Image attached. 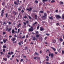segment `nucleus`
<instances>
[{"instance_id":"1","label":"nucleus","mask_w":64,"mask_h":64,"mask_svg":"<svg viewBox=\"0 0 64 64\" xmlns=\"http://www.w3.org/2000/svg\"><path fill=\"white\" fill-rule=\"evenodd\" d=\"M11 30H12V28H7L6 29V31H7V32H10V31H11Z\"/></svg>"},{"instance_id":"2","label":"nucleus","mask_w":64,"mask_h":64,"mask_svg":"<svg viewBox=\"0 0 64 64\" xmlns=\"http://www.w3.org/2000/svg\"><path fill=\"white\" fill-rule=\"evenodd\" d=\"M34 28H33V27L31 26V28L29 29V31H31V32H32V31H33Z\"/></svg>"},{"instance_id":"3","label":"nucleus","mask_w":64,"mask_h":64,"mask_svg":"<svg viewBox=\"0 0 64 64\" xmlns=\"http://www.w3.org/2000/svg\"><path fill=\"white\" fill-rule=\"evenodd\" d=\"M56 17L57 19H58V18H59L60 19V18H61V16L59 15H56Z\"/></svg>"},{"instance_id":"4","label":"nucleus","mask_w":64,"mask_h":64,"mask_svg":"<svg viewBox=\"0 0 64 64\" xmlns=\"http://www.w3.org/2000/svg\"><path fill=\"white\" fill-rule=\"evenodd\" d=\"M21 44H23V41H21L18 43V45L20 46H21Z\"/></svg>"},{"instance_id":"5","label":"nucleus","mask_w":64,"mask_h":64,"mask_svg":"<svg viewBox=\"0 0 64 64\" xmlns=\"http://www.w3.org/2000/svg\"><path fill=\"white\" fill-rule=\"evenodd\" d=\"M48 55L49 56H51L52 58V57H53L54 56L53 54H49Z\"/></svg>"},{"instance_id":"6","label":"nucleus","mask_w":64,"mask_h":64,"mask_svg":"<svg viewBox=\"0 0 64 64\" xmlns=\"http://www.w3.org/2000/svg\"><path fill=\"white\" fill-rule=\"evenodd\" d=\"M2 13L1 14V15L2 16V17H3V14L4 13V10H2Z\"/></svg>"},{"instance_id":"7","label":"nucleus","mask_w":64,"mask_h":64,"mask_svg":"<svg viewBox=\"0 0 64 64\" xmlns=\"http://www.w3.org/2000/svg\"><path fill=\"white\" fill-rule=\"evenodd\" d=\"M40 30L41 31H43V30H44V28L42 27H41L40 28Z\"/></svg>"},{"instance_id":"8","label":"nucleus","mask_w":64,"mask_h":64,"mask_svg":"<svg viewBox=\"0 0 64 64\" xmlns=\"http://www.w3.org/2000/svg\"><path fill=\"white\" fill-rule=\"evenodd\" d=\"M46 16H43L42 17V19L43 20H45L46 18Z\"/></svg>"},{"instance_id":"9","label":"nucleus","mask_w":64,"mask_h":64,"mask_svg":"<svg viewBox=\"0 0 64 64\" xmlns=\"http://www.w3.org/2000/svg\"><path fill=\"white\" fill-rule=\"evenodd\" d=\"M12 41H15L16 40V38H12Z\"/></svg>"},{"instance_id":"10","label":"nucleus","mask_w":64,"mask_h":64,"mask_svg":"<svg viewBox=\"0 0 64 64\" xmlns=\"http://www.w3.org/2000/svg\"><path fill=\"white\" fill-rule=\"evenodd\" d=\"M32 8H27L26 10H28V11H31V10H32Z\"/></svg>"},{"instance_id":"11","label":"nucleus","mask_w":64,"mask_h":64,"mask_svg":"<svg viewBox=\"0 0 64 64\" xmlns=\"http://www.w3.org/2000/svg\"><path fill=\"white\" fill-rule=\"evenodd\" d=\"M21 26V24H19L17 26L18 28H19Z\"/></svg>"},{"instance_id":"12","label":"nucleus","mask_w":64,"mask_h":64,"mask_svg":"<svg viewBox=\"0 0 64 64\" xmlns=\"http://www.w3.org/2000/svg\"><path fill=\"white\" fill-rule=\"evenodd\" d=\"M42 1L43 3H44V4H45V2H47V1H48V0H42Z\"/></svg>"},{"instance_id":"13","label":"nucleus","mask_w":64,"mask_h":64,"mask_svg":"<svg viewBox=\"0 0 64 64\" xmlns=\"http://www.w3.org/2000/svg\"><path fill=\"white\" fill-rule=\"evenodd\" d=\"M47 14L46 13H44V16L45 17H47Z\"/></svg>"},{"instance_id":"14","label":"nucleus","mask_w":64,"mask_h":64,"mask_svg":"<svg viewBox=\"0 0 64 64\" xmlns=\"http://www.w3.org/2000/svg\"><path fill=\"white\" fill-rule=\"evenodd\" d=\"M8 23V22L7 21H6L5 22H3V25H4L5 24H6Z\"/></svg>"},{"instance_id":"15","label":"nucleus","mask_w":64,"mask_h":64,"mask_svg":"<svg viewBox=\"0 0 64 64\" xmlns=\"http://www.w3.org/2000/svg\"><path fill=\"white\" fill-rule=\"evenodd\" d=\"M52 43H56V40H53Z\"/></svg>"},{"instance_id":"16","label":"nucleus","mask_w":64,"mask_h":64,"mask_svg":"<svg viewBox=\"0 0 64 64\" xmlns=\"http://www.w3.org/2000/svg\"><path fill=\"white\" fill-rule=\"evenodd\" d=\"M51 48H52V49H53V50L54 51H56V49H55V48L52 47H51Z\"/></svg>"},{"instance_id":"17","label":"nucleus","mask_w":64,"mask_h":64,"mask_svg":"<svg viewBox=\"0 0 64 64\" xmlns=\"http://www.w3.org/2000/svg\"><path fill=\"white\" fill-rule=\"evenodd\" d=\"M32 40L34 41H35V40H36V38L35 37H32Z\"/></svg>"},{"instance_id":"18","label":"nucleus","mask_w":64,"mask_h":64,"mask_svg":"<svg viewBox=\"0 0 64 64\" xmlns=\"http://www.w3.org/2000/svg\"><path fill=\"white\" fill-rule=\"evenodd\" d=\"M34 17H35V19H37V17H38L37 15L36 14L34 16Z\"/></svg>"},{"instance_id":"19","label":"nucleus","mask_w":64,"mask_h":64,"mask_svg":"<svg viewBox=\"0 0 64 64\" xmlns=\"http://www.w3.org/2000/svg\"><path fill=\"white\" fill-rule=\"evenodd\" d=\"M64 4V3L60 1V5H61V4Z\"/></svg>"},{"instance_id":"20","label":"nucleus","mask_w":64,"mask_h":64,"mask_svg":"<svg viewBox=\"0 0 64 64\" xmlns=\"http://www.w3.org/2000/svg\"><path fill=\"white\" fill-rule=\"evenodd\" d=\"M49 18L50 19V20H53V17L50 16L49 17Z\"/></svg>"},{"instance_id":"21","label":"nucleus","mask_w":64,"mask_h":64,"mask_svg":"<svg viewBox=\"0 0 64 64\" xmlns=\"http://www.w3.org/2000/svg\"><path fill=\"white\" fill-rule=\"evenodd\" d=\"M55 2V0H52L51 1V2L52 3H54Z\"/></svg>"},{"instance_id":"22","label":"nucleus","mask_w":64,"mask_h":64,"mask_svg":"<svg viewBox=\"0 0 64 64\" xmlns=\"http://www.w3.org/2000/svg\"><path fill=\"white\" fill-rule=\"evenodd\" d=\"M12 33H14L15 32V31H14V29H12Z\"/></svg>"},{"instance_id":"23","label":"nucleus","mask_w":64,"mask_h":64,"mask_svg":"<svg viewBox=\"0 0 64 64\" xmlns=\"http://www.w3.org/2000/svg\"><path fill=\"white\" fill-rule=\"evenodd\" d=\"M39 35L38 34H36V36L37 38H39Z\"/></svg>"},{"instance_id":"24","label":"nucleus","mask_w":64,"mask_h":64,"mask_svg":"<svg viewBox=\"0 0 64 64\" xmlns=\"http://www.w3.org/2000/svg\"><path fill=\"white\" fill-rule=\"evenodd\" d=\"M34 54L35 55H39V54L37 52H35L34 53Z\"/></svg>"},{"instance_id":"25","label":"nucleus","mask_w":64,"mask_h":64,"mask_svg":"<svg viewBox=\"0 0 64 64\" xmlns=\"http://www.w3.org/2000/svg\"><path fill=\"white\" fill-rule=\"evenodd\" d=\"M60 42H62L63 41V39L61 38H60Z\"/></svg>"},{"instance_id":"26","label":"nucleus","mask_w":64,"mask_h":64,"mask_svg":"<svg viewBox=\"0 0 64 64\" xmlns=\"http://www.w3.org/2000/svg\"><path fill=\"white\" fill-rule=\"evenodd\" d=\"M40 13H44V12L42 10L40 11V12L39 13L40 14Z\"/></svg>"},{"instance_id":"27","label":"nucleus","mask_w":64,"mask_h":64,"mask_svg":"<svg viewBox=\"0 0 64 64\" xmlns=\"http://www.w3.org/2000/svg\"><path fill=\"white\" fill-rule=\"evenodd\" d=\"M7 57L8 58V59H9V58L10 57V55H7Z\"/></svg>"},{"instance_id":"28","label":"nucleus","mask_w":64,"mask_h":64,"mask_svg":"<svg viewBox=\"0 0 64 64\" xmlns=\"http://www.w3.org/2000/svg\"><path fill=\"white\" fill-rule=\"evenodd\" d=\"M14 4H16V5H18V3H17L16 2H14Z\"/></svg>"},{"instance_id":"29","label":"nucleus","mask_w":64,"mask_h":64,"mask_svg":"<svg viewBox=\"0 0 64 64\" xmlns=\"http://www.w3.org/2000/svg\"><path fill=\"white\" fill-rule=\"evenodd\" d=\"M37 23V22H35V23H34L33 24H32L33 25H35V24H36Z\"/></svg>"},{"instance_id":"30","label":"nucleus","mask_w":64,"mask_h":64,"mask_svg":"<svg viewBox=\"0 0 64 64\" xmlns=\"http://www.w3.org/2000/svg\"><path fill=\"white\" fill-rule=\"evenodd\" d=\"M35 2L36 3H38V0H35Z\"/></svg>"},{"instance_id":"31","label":"nucleus","mask_w":64,"mask_h":64,"mask_svg":"<svg viewBox=\"0 0 64 64\" xmlns=\"http://www.w3.org/2000/svg\"><path fill=\"white\" fill-rule=\"evenodd\" d=\"M8 55H10V56L11 55V52H8Z\"/></svg>"},{"instance_id":"32","label":"nucleus","mask_w":64,"mask_h":64,"mask_svg":"<svg viewBox=\"0 0 64 64\" xmlns=\"http://www.w3.org/2000/svg\"><path fill=\"white\" fill-rule=\"evenodd\" d=\"M39 27L40 26H38L37 28V29L38 30V29H39Z\"/></svg>"},{"instance_id":"33","label":"nucleus","mask_w":64,"mask_h":64,"mask_svg":"<svg viewBox=\"0 0 64 64\" xmlns=\"http://www.w3.org/2000/svg\"><path fill=\"white\" fill-rule=\"evenodd\" d=\"M28 16L29 17V18L30 19H32V18L30 16Z\"/></svg>"},{"instance_id":"34","label":"nucleus","mask_w":64,"mask_h":64,"mask_svg":"<svg viewBox=\"0 0 64 64\" xmlns=\"http://www.w3.org/2000/svg\"><path fill=\"white\" fill-rule=\"evenodd\" d=\"M62 18L63 20H64V15H62Z\"/></svg>"},{"instance_id":"35","label":"nucleus","mask_w":64,"mask_h":64,"mask_svg":"<svg viewBox=\"0 0 64 64\" xmlns=\"http://www.w3.org/2000/svg\"><path fill=\"white\" fill-rule=\"evenodd\" d=\"M3 52H5V49L4 48L3 49Z\"/></svg>"},{"instance_id":"36","label":"nucleus","mask_w":64,"mask_h":64,"mask_svg":"<svg viewBox=\"0 0 64 64\" xmlns=\"http://www.w3.org/2000/svg\"><path fill=\"white\" fill-rule=\"evenodd\" d=\"M36 34H39V32L38 31H37L36 32Z\"/></svg>"},{"instance_id":"37","label":"nucleus","mask_w":64,"mask_h":64,"mask_svg":"<svg viewBox=\"0 0 64 64\" xmlns=\"http://www.w3.org/2000/svg\"><path fill=\"white\" fill-rule=\"evenodd\" d=\"M46 35H47V36H49L50 35V34H46Z\"/></svg>"},{"instance_id":"38","label":"nucleus","mask_w":64,"mask_h":64,"mask_svg":"<svg viewBox=\"0 0 64 64\" xmlns=\"http://www.w3.org/2000/svg\"><path fill=\"white\" fill-rule=\"evenodd\" d=\"M4 4H5V2H3L2 3V5L4 6Z\"/></svg>"},{"instance_id":"39","label":"nucleus","mask_w":64,"mask_h":64,"mask_svg":"<svg viewBox=\"0 0 64 64\" xmlns=\"http://www.w3.org/2000/svg\"><path fill=\"white\" fill-rule=\"evenodd\" d=\"M3 41H4V43H5L6 42V40H4V39L3 40Z\"/></svg>"},{"instance_id":"40","label":"nucleus","mask_w":64,"mask_h":64,"mask_svg":"<svg viewBox=\"0 0 64 64\" xmlns=\"http://www.w3.org/2000/svg\"><path fill=\"white\" fill-rule=\"evenodd\" d=\"M3 48H6V46H3Z\"/></svg>"},{"instance_id":"41","label":"nucleus","mask_w":64,"mask_h":64,"mask_svg":"<svg viewBox=\"0 0 64 64\" xmlns=\"http://www.w3.org/2000/svg\"><path fill=\"white\" fill-rule=\"evenodd\" d=\"M4 60L5 61H7V58H3Z\"/></svg>"},{"instance_id":"42","label":"nucleus","mask_w":64,"mask_h":64,"mask_svg":"<svg viewBox=\"0 0 64 64\" xmlns=\"http://www.w3.org/2000/svg\"><path fill=\"white\" fill-rule=\"evenodd\" d=\"M56 24V25H57V26H58V25H59V22L57 24Z\"/></svg>"},{"instance_id":"43","label":"nucleus","mask_w":64,"mask_h":64,"mask_svg":"<svg viewBox=\"0 0 64 64\" xmlns=\"http://www.w3.org/2000/svg\"><path fill=\"white\" fill-rule=\"evenodd\" d=\"M46 64H51L48 62H46Z\"/></svg>"},{"instance_id":"44","label":"nucleus","mask_w":64,"mask_h":64,"mask_svg":"<svg viewBox=\"0 0 64 64\" xmlns=\"http://www.w3.org/2000/svg\"><path fill=\"white\" fill-rule=\"evenodd\" d=\"M3 34L4 35V34H6V32H3Z\"/></svg>"},{"instance_id":"45","label":"nucleus","mask_w":64,"mask_h":64,"mask_svg":"<svg viewBox=\"0 0 64 64\" xmlns=\"http://www.w3.org/2000/svg\"><path fill=\"white\" fill-rule=\"evenodd\" d=\"M6 18H7V16H8V14H6Z\"/></svg>"},{"instance_id":"46","label":"nucleus","mask_w":64,"mask_h":64,"mask_svg":"<svg viewBox=\"0 0 64 64\" xmlns=\"http://www.w3.org/2000/svg\"><path fill=\"white\" fill-rule=\"evenodd\" d=\"M16 60L17 62H19V60H18V59L16 58Z\"/></svg>"},{"instance_id":"47","label":"nucleus","mask_w":64,"mask_h":64,"mask_svg":"<svg viewBox=\"0 0 64 64\" xmlns=\"http://www.w3.org/2000/svg\"><path fill=\"white\" fill-rule=\"evenodd\" d=\"M36 58H37V57L36 56H35L34 57V60L36 59Z\"/></svg>"},{"instance_id":"48","label":"nucleus","mask_w":64,"mask_h":64,"mask_svg":"<svg viewBox=\"0 0 64 64\" xmlns=\"http://www.w3.org/2000/svg\"><path fill=\"white\" fill-rule=\"evenodd\" d=\"M24 18H27V17L26 16H24Z\"/></svg>"},{"instance_id":"49","label":"nucleus","mask_w":64,"mask_h":64,"mask_svg":"<svg viewBox=\"0 0 64 64\" xmlns=\"http://www.w3.org/2000/svg\"><path fill=\"white\" fill-rule=\"evenodd\" d=\"M23 59H22L20 60V61L21 62H22L23 61Z\"/></svg>"},{"instance_id":"50","label":"nucleus","mask_w":64,"mask_h":64,"mask_svg":"<svg viewBox=\"0 0 64 64\" xmlns=\"http://www.w3.org/2000/svg\"><path fill=\"white\" fill-rule=\"evenodd\" d=\"M55 12L58 13V10H56Z\"/></svg>"},{"instance_id":"51","label":"nucleus","mask_w":64,"mask_h":64,"mask_svg":"<svg viewBox=\"0 0 64 64\" xmlns=\"http://www.w3.org/2000/svg\"><path fill=\"white\" fill-rule=\"evenodd\" d=\"M62 54H64V50H62Z\"/></svg>"},{"instance_id":"52","label":"nucleus","mask_w":64,"mask_h":64,"mask_svg":"<svg viewBox=\"0 0 64 64\" xmlns=\"http://www.w3.org/2000/svg\"><path fill=\"white\" fill-rule=\"evenodd\" d=\"M25 37V36H24L22 37V38H24Z\"/></svg>"},{"instance_id":"53","label":"nucleus","mask_w":64,"mask_h":64,"mask_svg":"<svg viewBox=\"0 0 64 64\" xmlns=\"http://www.w3.org/2000/svg\"><path fill=\"white\" fill-rule=\"evenodd\" d=\"M13 52H11V55H13Z\"/></svg>"},{"instance_id":"54","label":"nucleus","mask_w":64,"mask_h":64,"mask_svg":"<svg viewBox=\"0 0 64 64\" xmlns=\"http://www.w3.org/2000/svg\"><path fill=\"white\" fill-rule=\"evenodd\" d=\"M37 58L38 59H39V60H40V58L39 57H37Z\"/></svg>"},{"instance_id":"55","label":"nucleus","mask_w":64,"mask_h":64,"mask_svg":"<svg viewBox=\"0 0 64 64\" xmlns=\"http://www.w3.org/2000/svg\"><path fill=\"white\" fill-rule=\"evenodd\" d=\"M46 58L47 59H49V56H46Z\"/></svg>"},{"instance_id":"56","label":"nucleus","mask_w":64,"mask_h":64,"mask_svg":"<svg viewBox=\"0 0 64 64\" xmlns=\"http://www.w3.org/2000/svg\"><path fill=\"white\" fill-rule=\"evenodd\" d=\"M23 23L24 25H26V23L25 22H24Z\"/></svg>"},{"instance_id":"57","label":"nucleus","mask_w":64,"mask_h":64,"mask_svg":"<svg viewBox=\"0 0 64 64\" xmlns=\"http://www.w3.org/2000/svg\"><path fill=\"white\" fill-rule=\"evenodd\" d=\"M8 23L9 24V25H10V24H11V22H8Z\"/></svg>"},{"instance_id":"58","label":"nucleus","mask_w":64,"mask_h":64,"mask_svg":"<svg viewBox=\"0 0 64 64\" xmlns=\"http://www.w3.org/2000/svg\"><path fill=\"white\" fill-rule=\"evenodd\" d=\"M14 37H17V36L15 34V35H14Z\"/></svg>"},{"instance_id":"59","label":"nucleus","mask_w":64,"mask_h":64,"mask_svg":"<svg viewBox=\"0 0 64 64\" xmlns=\"http://www.w3.org/2000/svg\"><path fill=\"white\" fill-rule=\"evenodd\" d=\"M25 50L26 51V50H27V48L26 47H25Z\"/></svg>"},{"instance_id":"60","label":"nucleus","mask_w":64,"mask_h":64,"mask_svg":"<svg viewBox=\"0 0 64 64\" xmlns=\"http://www.w3.org/2000/svg\"><path fill=\"white\" fill-rule=\"evenodd\" d=\"M17 2H18V4H19V3L20 2H19V0H18Z\"/></svg>"},{"instance_id":"61","label":"nucleus","mask_w":64,"mask_h":64,"mask_svg":"<svg viewBox=\"0 0 64 64\" xmlns=\"http://www.w3.org/2000/svg\"><path fill=\"white\" fill-rule=\"evenodd\" d=\"M24 12V11L23 10H22L21 11L22 13H23Z\"/></svg>"},{"instance_id":"62","label":"nucleus","mask_w":64,"mask_h":64,"mask_svg":"<svg viewBox=\"0 0 64 64\" xmlns=\"http://www.w3.org/2000/svg\"><path fill=\"white\" fill-rule=\"evenodd\" d=\"M26 23H27L28 24V23L29 22H28V20L26 21Z\"/></svg>"},{"instance_id":"63","label":"nucleus","mask_w":64,"mask_h":64,"mask_svg":"<svg viewBox=\"0 0 64 64\" xmlns=\"http://www.w3.org/2000/svg\"><path fill=\"white\" fill-rule=\"evenodd\" d=\"M23 58H26V57L25 56H23Z\"/></svg>"},{"instance_id":"64","label":"nucleus","mask_w":64,"mask_h":64,"mask_svg":"<svg viewBox=\"0 0 64 64\" xmlns=\"http://www.w3.org/2000/svg\"><path fill=\"white\" fill-rule=\"evenodd\" d=\"M47 37H46L45 38H44V39L45 40H46V39H47Z\"/></svg>"}]
</instances>
